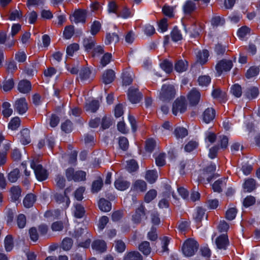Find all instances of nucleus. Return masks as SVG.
I'll return each mask as SVG.
<instances>
[{"mask_svg": "<svg viewBox=\"0 0 260 260\" xmlns=\"http://www.w3.org/2000/svg\"><path fill=\"white\" fill-rule=\"evenodd\" d=\"M199 247V244L196 240L189 238L184 242L182 251L185 256H191L198 251Z\"/></svg>", "mask_w": 260, "mask_h": 260, "instance_id": "1", "label": "nucleus"}, {"mask_svg": "<svg viewBox=\"0 0 260 260\" xmlns=\"http://www.w3.org/2000/svg\"><path fill=\"white\" fill-rule=\"evenodd\" d=\"M176 90L172 85L164 84L162 86L159 93V99L164 102H168L175 98Z\"/></svg>", "mask_w": 260, "mask_h": 260, "instance_id": "2", "label": "nucleus"}, {"mask_svg": "<svg viewBox=\"0 0 260 260\" xmlns=\"http://www.w3.org/2000/svg\"><path fill=\"white\" fill-rule=\"evenodd\" d=\"M31 168L34 170L36 178L40 181L45 180L47 178L46 170L37 161L32 160L30 163Z\"/></svg>", "mask_w": 260, "mask_h": 260, "instance_id": "3", "label": "nucleus"}, {"mask_svg": "<svg viewBox=\"0 0 260 260\" xmlns=\"http://www.w3.org/2000/svg\"><path fill=\"white\" fill-rule=\"evenodd\" d=\"M187 109V104L184 97L181 96L177 98L173 103L172 112L173 114L176 115L178 112L180 113L184 112Z\"/></svg>", "mask_w": 260, "mask_h": 260, "instance_id": "4", "label": "nucleus"}, {"mask_svg": "<svg viewBox=\"0 0 260 260\" xmlns=\"http://www.w3.org/2000/svg\"><path fill=\"white\" fill-rule=\"evenodd\" d=\"M147 218L145 207L141 205L136 209L135 213L132 215V219L134 223L138 224L142 223L143 219H147Z\"/></svg>", "mask_w": 260, "mask_h": 260, "instance_id": "5", "label": "nucleus"}, {"mask_svg": "<svg viewBox=\"0 0 260 260\" xmlns=\"http://www.w3.org/2000/svg\"><path fill=\"white\" fill-rule=\"evenodd\" d=\"M127 95L129 101L133 104L139 103L143 96L139 89L134 87H131L128 89Z\"/></svg>", "mask_w": 260, "mask_h": 260, "instance_id": "6", "label": "nucleus"}, {"mask_svg": "<svg viewBox=\"0 0 260 260\" xmlns=\"http://www.w3.org/2000/svg\"><path fill=\"white\" fill-rule=\"evenodd\" d=\"M216 170V166L214 165H211L207 167L204 170L203 177H200L199 180L203 181L205 178H206L208 183H209L214 177V172Z\"/></svg>", "mask_w": 260, "mask_h": 260, "instance_id": "7", "label": "nucleus"}, {"mask_svg": "<svg viewBox=\"0 0 260 260\" xmlns=\"http://www.w3.org/2000/svg\"><path fill=\"white\" fill-rule=\"evenodd\" d=\"M233 67L232 61L230 60L222 59L219 61L216 66L218 73L220 75L222 72L229 71Z\"/></svg>", "mask_w": 260, "mask_h": 260, "instance_id": "8", "label": "nucleus"}, {"mask_svg": "<svg viewBox=\"0 0 260 260\" xmlns=\"http://www.w3.org/2000/svg\"><path fill=\"white\" fill-rule=\"evenodd\" d=\"M14 109L20 114L25 113L28 109L25 99L22 98L16 100L14 105Z\"/></svg>", "mask_w": 260, "mask_h": 260, "instance_id": "9", "label": "nucleus"}, {"mask_svg": "<svg viewBox=\"0 0 260 260\" xmlns=\"http://www.w3.org/2000/svg\"><path fill=\"white\" fill-rule=\"evenodd\" d=\"M189 104L192 106H196L199 102L201 98L200 92L196 89H192L187 95Z\"/></svg>", "mask_w": 260, "mask_h": 260, "instance_id": "10", "label": "nucleus"}, {"mask_svg": "<svg viewBox=\"0 0 260 260\" xmlns=\"http://www.w3.org/2000/svg\"><path fill=\"white\" fill-rule=\"evenodd\" d=\"M67 189H66L64 191V194L56 193L54 194V199L56 202L58 203H62L66 202V204L63 205V207L66 209L67 208L70 203V200L69 198L66 196Z\"/></svg>", "mask_w": 260, "mask_h": 260, "instance_id": "11", "label": "nucleus"}, {"mask_svg": "<svg viewBox=\"0 0 260 260\" xmlns=\"http://www.w3.org/2000/svg\"><path fill=\"white\" fill-rule=\"evenodd\" d=\"M215 116V111L212 108L206 109L203 114V120L206 123H209L213 120Z\"/></svg>", "mask_w": 260, "mask_h": 260, "instance_id": "12", "label": "nucleus"}, {"mask_svg": "<svg viewBox=\"0 0 260 260\" xmlns=\"http://www.w3.org/2000/svg\"><path fill=\"white\" fill-rule=\"evenodd\" d=\"M215 243L218 248L225 249L229 244L228 236L225 234L220 235L216 239Z\"/></svg>", "mask_w": 260, "mask_h": 260, "instance_id": "13", "label": "nucleus"}, {"mask_svg": "<svg viewBox=\"0 0 260 260\" xmlns=\"http://www.w3.org/2000/svg\"><path fill=\"white\" fill-rule=\"evenodd\" d=\"M30 82L27 80L20 81L18 85V90L21 93H26L31 90Z\"/></svg>", "mask_w": 260, "mask_h": 260, "instance_id": "14", "label": "nucleus"}, {"mask_svg": "<svg viewBox=\"0 0 260 260\" xmlns=\"http://www.w3.org/2000/svg\"><path fill=\"white\" fill-rule=\"evenodd\" d=\"M86 13L84 10H77L75 11L73 16L74 17V22L76 23L79 22H85Z\"/></svg>", "mask_w": 260, "mask_h": 260, "instance_id": "15", "label": "nucleus"}, {"mask_svg": "<svg viewBox=\"0 0 260 260\" xmlns=\"http://www.w3.org/2000/svg\"><path fill=\"white\" fill-rule=\"evenodd\" d=\"M115 74L112 70H107L102 76L103 83L106 84H110L114 80Z\"/></svg>", "mask_w": 260, "mask_h": 260, "instance_id": "16", "label": "nucleus"}, {"mask_svg": "<svg viewBox=\"0 0 260 260\" xmlns=\"http://www.w3.org/2000/svg\"><path fill=\"white\" fill-rule=\"evenodd\" d=\"M115 187L119 190H124L130 185V183L122 178L116 179L114 182Z\"/></svg>", "mask_w": 260, "mask_h": 260, "instance_id": "17", "label": "nucleus"}, {"mask_svg": "<svg viewBox=\"0 0 260 260\" xmlns=\"http://www.w3.org/2000/svg\"><path fill=\"white\" fill-rule=\"evenodd\" d=\"M93 249L103 252L106 249V243L103 240H97L93 242L91 245Z\"/></svg>", "mask_w": 260, "mask_h": 260, "instance_id": "18", "label": "nucleus"}, {"mask_svg": "<svg viewBox=\"0 0 260 260\" xmlns=\"http://www.w3.org/2000/svg\"><path fill=\"white\" fill-rule=\"evenodd\" d=\"M183 9L185 14H190L196 9V5L191 1H187L184 5Z\"/></svg>", "mask_w": 260, "mask_h": 260, "instance_id": "19", "label": "nucleus"}, {"mask_svg": "<svg viewBox=\"0 0 260 260\" xmlns=\"http://www.w3.org/2000/svg\"><path fill=\"white\" fill-rule=\"evenodd\" d=\"M84 107L86 111L94 113L99 109V103L98 101L93 100L89 103H87Z\"/></svg>", "mask_w": 260, "mask_h": 260, "instance_id": "20", "label": "nucleus"}, {"mask_svg": "<svg viewBox=\"0 0 260 260\" xmlns=\"http://www.w3.org/2000/svg\"><path fill=\"white\" fill-rule=\"evenodd\" d=\"M99 207L103 212H108L111 209V204L104 199H101L99 202Z\"/></svg>", "mask_w": 260, "mask_h": 260, "instance_id": "21", "label": "nucleus"}, {"mask_svg": "<svg viewBox=\"0 0 260 260\" xmlns=\"http://www.w3.org/2000/svg\"><path fill=\"white\" fill-rule=\"evenodd\" d=\"M83 45L85 50L89 52L95 46V41L92 37L85 38L83 41Z\"/></svg>", "mask_w": 260, "mask_h": 260, "instance_id": "22", "label": "nucleus"}, {"mask_svg": "<svg viewBox=\"0 0 260 260\" xmlns=\"http://www.w3.org/2000/svg\"><path fill=\"white\" fill-rule=\"evenodd\" d=\"M36 200V196L34 194H27L23 200V205L26 208H30L32 206Z\"/></svg>", "mask_w": 260, "mask_h": 260, "instance_id": "23", "label": "nucleus"}, {"mask_svg": "<svg viewBox=\"0 0 260 260\" xmlns=\"http://www.w3.org/2000/svg\"><path fill=\"white\" fill-rule=\"evenodd\" d=\"M133 187L134 190L143 192L146 190L147 184L144 181L138 180L134 183Z\"/></svg>", "mask_w": 260, "mask_h": 260, "instance_id": "24", "label": "nucleus"}, {"mask_svg": "<svg viewBox=\"0 0 260 260\" xmlns=\"http://www.w3.org/2000/svg\"><path fill=\"white\" fill-rule=\"evenodd\" d=\"M258 94V89L255 87L247 88L245 91L244 95L249 99L256 98Z\"/></svg>", "mask_w": 260, "mask_h": 260, "instance_id": "25", "label": "nucleus"}, {"mask_svg": "<svg viewBox=\"0 0 260 260\" xmlns=\"http://www.w3.org/2000/svg\"><path fill=\"white\" fill-rule=\"evenodd\" d=\"M139 249L145 255H149L151 252V247L149 242L148 241L142 242L139 245Z\"/></svg>", "mask_w": 260, "mask_h": 260, "instance_id": "26", "label": "nucleus"}, {"mask_svg": "<svg viewBox=\"0 0 260 260\" xmlns=\"http://www.w3.org/2000/svg\"><path fill=\"white\" fill-rule=\"evenodd\" d=\"M187 69V62L179 60L175 64V70L178 72H183Z\"/></svg>", "mask_w": 260, "mask_h": 260, "instance_id": "27", "label": "nucleus"}, {"mask_svg": "<svg viewBox=\"0 0 260 260\" xmlns=\"http://www.w3.org/2000/svg\"><path fill=\"white\" fill-rule=\"evenodd\" d=\"M119 38L117 34L115 33L107 34L105 40V44L108 45L112 43H117L119 42Z\"/></svg>", "mask_w": 260, "mask_h": 260, "instance_id": "28", "label": "nucleus"}, {"mask_svg": "<svg viewBox=\"0 0 260 260\" xmlns=\"http://www.w3.org/2000/svg\"><path fill=\"white\" fill-rule=\"evenodd\" d=\"M243 187L247 191L251 192L255 188V180L252 178L246 180L243 184Z\"/></svg>", "mask_w": 260, "mask_h": 260, "instance_id": "29", "label": "nucleus"}, {"mask_svg": "<svg viewBox=\"0 0 260 260\" xmlns=\"http://www.w3.org/2000/svg\"><path fill=\"white\" fill-rule=\"evenodd\" d=\"M10 107L11 105L8 102H6L3 104L2 107L3 110L2 111V114L5 117H9L12 115L13 110L10 108Z\"/></svg>", "mask_w": 260, "mask_h": 260, "instance_id": "30", "label": "nucleus"}, {"mask_svg": "<svg viewBox=\"0 0 260 260\" xmlns=\"http://www.w3.org/2000/svg\"><path fill=\"white\" fill-rule=\"evenodd\" d=\"M29 130L27 128L23 129L21 131V142L23 144L26 145L30 143V139L29 136Z\"/></svg>", "mask_w": 260, "mask_h": 260, "instance_id": "31", "label": "nucleus"}, {"mask_svg": "<svg viewBox=\"0 0 260 260\" xmlns=\"http://www.w3.org/2000/svg\"><path fill=\"white\" fill-rule=\"evenodd\" d=\"M75 208L74 216L78 218L83 217L85 214L84 207L81 204H76L75 205Z\"/></svg>", "mask_w": 260, "mask_h": 260, "instance_id": "32", "label": "nucleus"}, {"mask_svg": "<svg viewBox=\"0 0 260 260\" xmlns=\"http://www.w3.org/2000/svg\"><path fill=\"white\" fill-rule=\"evenodd\" d=\"M12 199L14 201H17L21 196V190L19 186H14L11 189Z\"/></svg>", "mask_w": 260, "mask_h": 260, "instance_id": "33", "label": "nucleus"}, {"mask_svg": "<svg viewBox=\"0 0 260 260\" xmlns=\"http://www.w3.org/2000/svg\"><path fill=\"white\" fill-rule=\"evenodd\" d=\"M174 134L177 138L182 139L188 135V131L185 128L178 127L175 129Z\"/></svg>", "mask_w": 260, "mask_h": 260, "instance_id": "34", "label": "nucleus"}, {"mask_svg": "<svg viewBox=\"0 0 260 260\" xmlns=\"http://www.w3.org/2000/svg\"><path fill=\"white\" fill-rule=\"evenodd\" d=\"M212 95L214 99L219 100H224L226 97V93L221 91L219 88H216L213 90Z\"/></svg>", "mask_w": 260, "mask_h": 260, "instance_id": "35", "label": "nucleus"}, {"mask_svg": "<svg viewBox=\"0 0 260 260\" xmlns=\"http://www.w3.org/2000/svg\"><path fill=\"white\" fill-rule=\"evenodd\" d=\"M4 243L6 251H11L14 246L13 239L12 235H9L7 236L5 238Z\"/></svg>", "mask_w": 260, "mask_h": 260, "instance_id": "36", "label": "nucleus"}, {"mask_svg": "<svg viewBox=\"0 0 260 260\" xmlns=\"http://www.w3.org/2000/svg\"><path fill=\"white\" fill-rule=\"evenodd\" d=\"M20 172L19 169H15L9 173L8 179L11 182H15L19 177Z\"/></svg>", "mask_w": 260, "mask_h": 260, "instance_id": "37", "label": "nucleus"}, {"mask_svg": "<svg viewBox=\"0 0 260 260\" xmlns=\"http://www.w3.org/2000/svg\"><path fill=\"white\" fill-rule=\"evenodd\" d=\"M103 185V180L101 178H99L96 180L94 181L92 184V192L93 193L98 192L101 190Z\"/></svg>", "mask_w": 260, "mask_h": 260, "instance_id": "38", "label": "nucleus"}, {"mask_svg": "<svg viewBox=\"0 0 260 260\" xmlns=\"http://www.w3.org/2000/svg\"><path fill=\"white\" fill-rule=\"evenodd\" d=\"M259 72V69L255 66L250 67L247 71L245 76L248 79L251 78L256 76Z\"/></svg>", "mask_w": 260, "mask_h": 260, "instance_id": "39", "label": "nucleus"}, {"mask_svg": "<svg viewBox=\"0 0 260 260\" xmlns=\"http://www.w3.org/2000/svg\"><path fill=\"white\" fill-rule=\"evenodd\" d=\"M124 260H143L142 256L138 251L131 252L125 257Z\"/></svg>", "mask_w": 260, "mask_h": 260, "instance_id": "40", "label": "nucleus"}, {"mask_svg": "<svg viewBox=\"0 0 260 260\" xmlns=\"http://www.w3.org/2000/svg\"><path fill=\"white\" fill-rule=\"evenodd\" d=\"M157 177L156 172L153 170H149L146 172L145 179L150 183H153Z\"/></svg>", "mask_w": 260, "mask_h": 260, "instance_id": "41", "label": "nucleus"}, {"mask_svg": "<svg viewBox=\"0 0 260 260\" xmlns=\"http://www.w3.org/2000/svg\"><path fill=\"white\" fill-rule=\"evenodd\" d=\"M209 56V52L207 50H204L202 52H199L197 55L199 61L202 64H204L207 60Z\"/></svg>", "mask_w": 260, "mask_h": 260, "instance_id": "42", "label": "nucleus"}, {"mask_svg": "<svg viewBox=\"0 0 260 260\" xmlns=\"http://www.w3.org/2000/svg\"><path fill=\"white\" fill-rule=\"evenodd\" d=\"M126 168L129 172H133L138 169V165L135 160L131 159L127 161Z\"/></svg>", "mask_w": 260, "mask_h": 260, "instance_id": "43", "label": "nucleus"}, {"mask_svg": "<svg viewBox=\"0 0 260 260\" xmlns=\"http://www.w3.org/2000/svg\"><path fill=\"white\" fill-rule=\"evenodd\" d=\"M20 124V118L18 117H15L9 122L8 127L12 130H15L19 126Z\"/></svg>", "mask_w": 260, "mask_h": 260, "instance_id": "44", "label": "nucleus"}, {"mask_svg": "<svg viewBox=\"0 0 260 260\" xmlns=\"http://www.w3.org/2000/svg\"><path fill=\"white\" fill-rule=\"evenodd\" d=\"M123 83L125 85H128L131 84L133 81L132 74L125 72L122 74Z\"/></svg>", "mask_w": 260, "mask_h": 260, "instance_id": "45", "label": "nucleus"}, {"mask_svg": "<svg viewBox=\"0 0 260 260\" xmlns=\"http://www.w3.org/2000/svg\"><path fill=\"white\" fill-rule=\"evenodd\" d=\"M231 92L236 97H240L242 94V88L241 86L238 84L233 85L231 87Z\"/></svg>", "mask_w": 260, "mask_h": 260, "instance_id": "46", "label": "nucleus"}, {"mask_svg": "<svg viewBox=\"0 0 260 260\" xmlns=\"http://www.w3.org/2000/svg\"><path fill=\"white\" fill-rule=\"evenodd\" d=\"M160 66L161 69L167 73H171L173 70L172 63L168 60H165L160 63Z\"/></svg>", "mask_w": 260, "mask_h": 260, "instance_id": "47", "label": "nucleus"}, {"mask_svg": "<svg viewBox=\"0 0 260 260\" xmlns=\"http://www.w3.org/2000/svg\"><path fill=\"white\" fill-rule=\"evenodd\" d=\"M74 33V26L72 25H69L65 27L63 31V35L66 39H69L73 36Z\"/></svg>", "mask_w": 260, "mask_h": 260, "instance_id": "48", "label": "nucleus"}, {"mask_svg": "<svg viewBox=\"0 0 260 260\" xmlns=\"http://www.w3.org/2000/svg\"><path fill=\"white\" fill-rule=\"evenodd\" d=\"M211 24L214 26L222 25L224 23V19L219 16H215L211 19Z\"/></svg>", "mask_w": 260, "mask_h": 260, "instance_id": "49", "label": "nucleus"}, {"mask_svg": "<svg viewBox=\"0 0 260 260\" xmlns=\"http://www.w3.org/2000/svg\"><path fill=\"white\" fill-rule=\"evenodd\" d=\"M14 85V82L12 79H9L3 82V88L5 91H8L12 89Z\"/></svg>", "mask_w": 260, "mask_h": 260, "instance_id": "50", "label": "nucleus"}, {"mask_svg": "<svg viewBox=\"0 0 260 260\" xmlns=\"http://www.w3.org/2000/svg\"><path fill=\"white\" fill-rule=\"evenodd\" d=\"M86 173L83 171L75 172L73 180L76 182L81 181L85 179Z\"/></svg>", "mask_w": 260, "mask_h": 260, "instance_id": "51", "label": "nucleus"}, {"mask_svg": "<svg viewBox=\"0 0 260 260\" xmlns=\"http://www.w3.org/2000/svg\"><path fill=\"white\" fill-rule=\"evenodd\" d=\"M101 24L98 21H94L91 26L90 32L92 35H95L101 29Z\"/></svg>", "mask_w": 260, "mask_h": 260, "instance_id": "52", "label": "nucleus"}, {"mask_svg": "<svg viewBox=\"0 0 260 260\" xmlns=\"http://www.w3.org/2000/svg\"><path fill=\"white\" fill-rule=\"evenodd\" d=\"M155 145V141L152 139H149L146 141L145 149L147 152H151Z\"/></svg>", "mask_w": 260, "mask_h": 260, "instance_id": "53", "label": "nucleus"}, {"mask_svg": "<svg viewBox=\"0 0 260 260\" xmlns=\"http://www.w3.org/2000/svg\"><path fill=\"white\" fill-rule=\"evenodd\" d=\"M73 243L72 239L70 238H66L62 242V247L64 250H69L71 248Z\"/></svg>", "mask_w": 260, "mask_h": 260, "instance_id": "54", "label": "nucleus"}, {"mask_svg": "<svg viewBox=\"0 0 260 260\" xmlns=\"http://www.w3.org/2000/svg\"><path fill=\"white\" fill-rule=\"evenodd\" d=\"M237 209L235 208H230L225 213V217L228 220H233L236 215Z\"/></svg>", "mask_w": 260, "mask_h": 260, "instance_id": "55", "label": "nucleus"}, {"mask_svg": "<svg viewBox=\"0 0 260 260\" xmlns=\"http://www.w3.org/2000/svg\"><path fill=\"white\" fill-rule=\"evenodd\" d=\"M171 37L173 41L174 42H177L181 40L182 38L180 31L176 27L173 29L171 32Z\"/></svg>", "mask_w": 260, "mask_h": 260, "instance_id": "56", "label": "nucleus"}, {"mask_svg": "<svg viewBox=\"0 0 260 260\" xmlns=\"http://www.w3.org/2000/svg\"><path fill=\"white\" fill-rule=\"evenodd\" d=\"M156 191L154 189L149 190L145 196V201L147 203L150 202L156 196Z\"/></svg>", "mask_w": 260, "mask_h": 260, "instance_id": "57", "label": "nucleus"}, {"mask_svg": "<svg viewBox=\"0 0 260 260\" xmlns=\"http://www.w3.org/2000/svg\"><path fill=\"white\" fill-rule=\"evenodd\" d=\"M223 181L222 179L216 181L212 185V188L215 192H221L222 191L221 186L223 185Z\"/></svg>", "mask_w": 260, "mask_h": 260, "instance_id": "58", "label": "nucleus"}, {"mask_svg": "<svg viewBox=\"0 0 260 260\" xmlns=\"http://www.w3.org/2000/svg\"><path fill=\"white\" fill-rule=\"evenodd\" d=\"M90 71L88 68H84L81 70L79 76L82 80H86L89 78Z\"/></svg>", "mask_w": 260, "mask_h": 260, "instance_id": "59", "label": "nucleus"}, {"mask_svg": "<svg viewBox=\"0 0 260 260\" xmlns=\"http://www.w3.org/2000/svg\"><path fill=\"white\" fill-rule=\"evenodd\" d=\"M79 48L78 44L74 43L68 46L67 48V53L68 55L72 56L75 51H77Z\"/></svg>", "mask_w": 260, "mask_h": 260, "instance_id": "60", "label": "nucleus"}, {"mask_svg": "<svg viewBox=\"0 0 260 260\" xmlns=\"http://www.w3.org/2000/svg\"><path fill=\"white\" fill-rule=\"evenodd\" d=\"M198 81L200 85L206 86L210 82L211 79L209 76H203L199 78Z\"/></svg>", "mask_w": 260, "mask_h": 260, "instance_id": "61", "label": "nucleus"}, {"mask_svg": "<svg viewBox=\"0 0 260 260\" xmlns=\"http://www.w3.org/2000/svg\"><path fill=\"white\" fill-rule=\"evenodd\" d=\"M119 145L123 150H126L128 147V142L125 137H120L119 140Z\"/></svg>", "mask_w": 260, "mask_h": 260, "instance_id": "62", "label": "nucleus"}, {"mask_svg": "<svg viewBox=\"0 0 260 260\" xmlns=\"http://www.w3.org/2000/svg\"><path fill=\"white\" fill-rule=\"evenodd\" d=\"M162 11L163 13L170 17H172L173 16V11L174 7H170L169 6L165 5L162 9Z\"/></svg>", "mask_w": 260, "mask_h": 260, "instance_id": "63", "label": "nucleus"}, {"mask_svg": "<svg viewBox=\"0 0 260 260\" xmlns=\"http://www.w3.org/2000/svg\"><path fill=\"white\" fill-rule=\"evenodd\" d=\"M29 234L30 238L32 241L36 242L38 240L39 235L37 232V230L35 227H32L29 229Z\"/></svg>", "mask_w": 260, "mask_h": 260, "instance_id": "64", "label": "nucleus"}]
</instances>
